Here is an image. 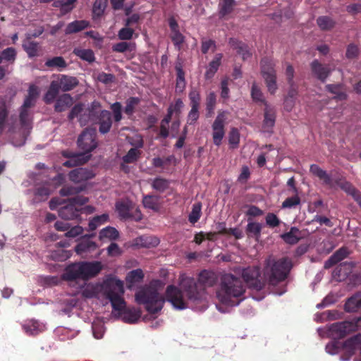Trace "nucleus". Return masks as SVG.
<instances>
[{"label":"nucleus","instance_id":"0e129e2a","mask_svg":"<svg viewBox=\"0 0 361 361\" xmlns=\"http://www.w3.org/2000/svg\"><path fill=\"white\" fill-rule=\"evenodd\" d=\"M111 107L114 112L115 121H120L122 118L121 104L119 102L114 103Z\"/></svg>","mask_w":361,"mask_h":361},{"label":"nucleus","instance_id":"7c9ffc66","mask_svg":"<svg viewBox=\"0 0 361 361\" xmlns=\"http://www.w3.org/2000/svg\"><path fill=\"white\" fill-rule=\"evenodd\" d=\"M345 308L348 312H355L361 310V294L355 295L350 298L346 302Z\"/></svg>","mask_w":361,"mask_h":361},{"label":"nucleus","instance_id":"a878e982","mask_svg":"<svg viewBox=\"0 0 361 361\" xmlns=\"http://www.w3.org/2000/svg\"><path fill=\"white\" fill-rule=\"evenodd\" d=\"M73 98L68 94L61 96L56 101L55 109L57 111H63L73 104Z\"/></svg>","mask_w":361,"mask_h":361},{"label":"nucleus","instance_id":"4d7b16f0","mask_svg":"<svg viewBox=\"0 0 361 361\" xmlns=\"http://www.w3.org/2000/svg\"><path fill=\"white\" fill-rule=\"evenodd\" d=\"M134 30L126 26L118 32V37L122 40L130 39L133 37Z\"/></svg>","mask_w":361,"mask_h":361},{"label":"nucleus","instance_id":"a18cd8bd","mask_svg":"<svg viewBox=\"0 0 361 361\" xmlns=\"http://www.w3.org/2000/svg\"><path fill=\"white\" fill-rule=\"evenodd\" d=\"M201 208L202 206L200 203H195L192 205V211L188 216L190 223L195 224L199 220L201 215Z\"/></svg>","mask_w":361,"mask_h":361},{"label":"nucleus","instance_id":"a211bd4d","mask_svg":"<svg viewBox=\"0 0 361 361\" xmlns=\"http://www.w3.org/2000/svg\"><path fill=\"white\" fill-rule=\"evenodd\" d=\"M263 128L269 132L275 123V110L267 102H264Z\"/></svg>","mask_w":361,"mask_h":361},{"label":"nucleus","instance_id":"5701e85b","mask_svg":"<svg viewBox=\"0 0 361 361\" xmlns=\"http://www.w3.org/2000/svg\"><path fill=\"white\" fill-rule=\"evenodd\" d=\"M99 295H101L100 283H88L86 284L82 289V295L87 298L97 297Z\"/></svg>","mask_w":361,"mask_h":361},{"label":"nucleus","instance_id":"4c0bfd02","mask_svg":"<svg viewBox=\"0 0 361 361\" xmlns=\"http://www.w3.org/2000/svg\"><path fill=\"white\" fill-rule=\"evenodd\" d=\"M108 220L109 215L106 214H103L100 216H95L89 222V229L90 231H94L99 226L107 222Z\"/></svg>","mask_w":361,"mask_h":361},{"label":"nucleus","instance_id":"473e14b6","mask_svg":"<svg viewBox=\"0 0 361 361\" xmlns=\"http://www.w3.org/2000/svg\"><path fill=\"white\" fill-rule=\"evenodd\" d=\"M221 58H222L221 54H216L215 56L214 59L210 62V63L207 68V72L205 73V76L207 78H212L214 75V74L216 72V71L221 63Z\"/></svg>","mask_w":361,"mask_h":361},{"label":"nucleus","instance_id":"680f3d73","mask_svg":"<svg viewBox=\"0 0 361 361\" xmlns=\"http://www.w3.org/2000/svg\"><path fill=\"white\" fill-rule=\"evenodd\" d=\"M266 223L271 227L278 226L280 224V220L273 213H269L266 216Z\"/></svg>","mask_w":361,"mask_h":361},{"label":"nucleus","instance_id":"c9c22d12","mask_svg":"<svg viewBox=\"0 0 361 361\" xmlns=\"http://www.w3.org/2000/svg\"><path fill=\"white\" fill-rule=\"evenodd\" d=\"M24 329L27 334L30 335H35L44 331L45 326L37 321H31L29 324L24 326Z\"/></svg>","mask_w":361,"mask_h":361},{"label":"nucleus","instance_id":"8fccbe9b","mask_svg":"<svg viewBox=\"0 0 361 361\" xmlns=\"http://www.w3.org/2000/svg\"><path fill=\"white\" fill-rule=\"evenodd\" d=\"M46 66L51 68H63L66 66V61L61 56L54 57L45 63Z\"/></svg>","mask_w":361,"mask_h":361},{"label":"nucleus","instance_id":"603ef678","mask_svg":"<svg viewBox=\"0 0 361 361\" xmlns=\"http://www.w3.org/2000/svg\"><path fill=\"white\" fill-rule=\"evenodd\" d=\"M300 203V199L298 196L297 193L293 197L286 199L282 203L283 208H292Z\"/></svg>","mask_w":361,"mask_h":361},{"label":"nucleus","instance_id":"a19ab883","mask_svg":"<svg viewBox=\"0 0 361 361\" xmlns=\"http://www.w3.org/2000/svg\"><path fill=\"white\" fill-rule=\"evenodd\" d=\"M107 0H96L93 5V15L94 17H100L106 7Z\"/></svg>","mask_w":361,"mask_h":361},{"label":"nucleus","instance_id":"c756f323","mask_svg":"<svg viewBox=\"0 0 361 361\" xmlns=\"http://www.w3.org/2000/svg\"><path fill=\"white\" fill-rule=\"evenodd\" d=\"M142 203L145 207L157 211L159 209V198L158 196L146 195L144 196Z\"/></svg>","mask_w":361,"mask_h":361},{"label":"nucleus","instance_id":"2eb2a0df","mask_svg":"<svg viewBox=\"0 0 361 361\" xmlns=\"http://www.w3.org/2000/svg\"><path fill=\"white\" fill-rule=\"evenodd\" d=\"M64 178L62 175H59L53 180L51 184L43 185L37 189L36 196L39 197V200L47 198L51 192H52L59 185H60Z\"/></svg>","mask_w":361,"mask_h":361},{"label":"nucleus","instance_id":"aec40b11","mask_svg":"<svg viewBox=\"0 0 361 361\" xmlns=\"http://www.w3.org/2000/svg\"><path fill=\"white\" fill-rule=\"evenodd\" d=\"M94 236V235H85L82 237L81 242L75 247V252L78 255H82L94 250L97 248V245L94 242L90 240L89 238Z\"/></svg>","mask_w":361,"mask_h":361},{"label":"nucleus","instance_id":"20e7f679","mask_svg":"<svg viewBox=\"0 0 361 361\" xmlns=\"http://www.w3.org/2000/svg\"><path fill=\"white\" fill-rule=\"evenodd\" d=\"M290 268L291 263L288 259L276 260L272 256H269L265 261L263 277L271 284H276L286 278Z\"/></svg>","mask_w":361,"mask_h":361},{"label":"nucleus","instance_id":"6e6d98bb","mask_svg":"<svg viewBox=\"0 0 361 361\" xmlns=\"http://www.w3.org/2000/svg\"><path fill=\"white\" fill-rule=\"evenodd\" d=\"M251 95L255 101L264 103L263 94L259 87L255 83L252 86Z\"/></svg>","mask_w":361,"mask_h":361},{"label":"nucleus","instance_id":"6e6552de","mask_svg":"<svg viewBox=\"0 0 361 361\" xmlns=\"http://www.w3.org/2000/svg\"><path fill=\"white\" fill-rule=\"evenodd\" d=\"M274 66V64L270 59H264L262 60V75L267 85V90L271 94H274L278 89L276 75Z\"/></svg>","mask_w":361,"mask_h":361},{"label":"nucleus","instance_id":"79ce46f5","mask_svg":"<svg viewBox=\"0 0 361 361\" xmlns=\"http://www.w3.org/2000/svg\"><path fill=\"white\" fill-rule=\"evenodd\" d=\"M318 26L322 30H328L334 27L335 23L329 17L321 16L317 20Z\"/></svg>","mask_w":361,"mask_h":361},{"label":"nucleus","instance_id":"412c9836","mask_svg":"<svg viewBox=\"0 0 361 361\" xmlns=\"http://www.w3.org/2000/svg\"><path fill=\"white\" fill-rule=\"evenodd\" d=\"M93 176L94 173L92 171L83 168L76 169L69 173L70 179L75 183L86 180Z\"/></svg>","mask_w":361,"mask_h":361},{"label":"nucleus","instance_id":"bb28decb","mask_svg":"<svg viewBox=\"0 0 361 361\" xmlns=\"http://www.w3.org/2000/svg\"><path fill=\"white\" fill-rule=\"evenodd\" d=\"M89 23L86 20H75L69 23L65 30L66 34L78 32L87 27Z\"/></svg>","mask_w":361,"mask_h":361},{"label":"nucleus","instance_id":"58836bf2","mask_svg":"<svg viewBox=\"0 0 361 361\" xmlns=\"http://www.w3.org/2000/svg\"><path fill=\"white\" fill-rule=\"evenodd\" d=\"M23 46L30 57H34L38 55L39 46L37 43L27 40L23 43Z\"/></svg>","mask_w":361,"mask_h":361},{"label":"nucleus","instance_id":"774afa93","mask_svg":"<svg viewBox=\"0 0 361 361\" xmlns=\"http://www.w3.org/2000/svg\"><path fill=\"white\" fill-rule=\"evenodd\" d=\"M107 252L109 256L116 257L121 254V250L116 243H111L107 248Z\"/></svg>","mask_w":361,"mask_h":361},{"label":"nucleus","instance_id":"e2e57ef3","mask_svg":"<svg viewBox=\"0 0 361 361\" xmlns=\"http://www.w3.org/2000/svg\"><path fill=\"white\" fill-rule=\"evenodd\" d=\"M139 103V99L135 97L130 98L125 108V112L128 114H131L133 111L135 106Z\"/></svg>","mask_w":361,"mask_h":361},{"label":"nucleus","instance_id":"e433bc0d","mask_svg":"<svg viewBox=\"0 0 361 361\" xmlns=\"http://www.w3.org/2000/svg\"><path fill=\"white\" fill-rule=\"evenodd\" d=\"M73 53L81 59L88 62H92L95 59L94 53L91 49L76 48L73 50Z\"/></svg>","mask_w":361,"mask_h":361},{"label":"nucleus","instance_id":"4468645a","mask_svg":"<svg viewBox=\"0 0 361 361\" xmlns=\"http://www.w3.org/2000/svg\"><path fill=\"white\" fill-rule=\"evenodd\" d=\"M310 172L315 176L318 177L323 183L327 185L329 188H336L337 183L336 180L333 179L331 176L324 170L321 169L316 164L310 166Z\"/></svg>","mask_w":361,"mask_h":361},{"label":"nucleus","instance_id":"c03bdc74","mask_svg":"<svg viewBox=\"0 0 361 361\" xmlns=\"http://www.w3.org/2000/svg\"><path fill=\"white\" fill-rule=\"evenodd\" d=\"M234 1L233 0H223L220 4L219 14L221 17H224L230 13L233 8Z\"/></svg>","mask_w":361,"mask_h":361},{"label":"nucleus","instance_id":"9b49d317","mask_svg":"<svg viewBox=\"0 0 361 361\" xmlns=\"http://www.w3.org/2000/svg\"><path fill=\"white\" fill-rule=\"evenodd\" d=\"M179 286L181 289L187 293L189 300L196 301L202 298V295L197 292V286L192 278L181 276Z\"/></svg>","mask_w":361,"mask_h":361},{"label":"nucleus","instance_id":"3c124183","mask_svg":"<svg viewBox=\"0 0 361 361\" xmlns=\"http://www.w3.org/2000/svg\"><path fill=\"white\" fill-rule=\"evenodd\" d=\"M177 81H176V90L178 92H182L185 87V82L184 79V75L183 72L180 68H177Z\"/></svg>","mask_w":361,"mask_h":361},{"label":"nucleus","instance_id":"423d86ee","mask_svg":"<svg viewBox=\"0 0 361 361\" xmlns=\"http://www.w3.org/2000/svg\"><path fill=\"white\" fill-rule=\"evenodd\" d=\"M102 264L99 262H80L68 266L64 274V279L72 281L76 279L87 280L100 272Z\"/></svg>","mask_w":361,"mask_h":361},{"label":"nucleus","instance_id":"c85d7f7f","mask_svg":"<svg viewBox=\"0 0 361 361\" xmlns=\"http://www.w3.org/2000/svg\"><path fill=\"white\" fill-rule=\"evenodd\" d=\"M77 0H55L52 6L59 8L63 14L70 12L73 8V4Z\"/></svg>","mask_w":361,"mask_h":361},{"label":"nucleus","instance_id":"ddd939ff","mask_svg":"<svg viewBox=\"0 0 361 361\" xmlns=\"http://www.w3.org/2000/svg\"><path fill=\"white\" fill-rule=\"evenodd\" d=\"M243 277L244 280L251 286L257 290H260L264 286V278L261 276L259 269L257 267L247 268L243 270Z\"/></svg>","mask_w":361,"mask_h":361},{"label":"nucleus","instance_id":"f704fd0d","mask_svg":"<svg viewBox=\"0 0 361 361\" xmlns=\"http://www.w3.org/2000/svg\"><path fill=\"white\" fill-rule=\"evenodd\" d=\"M118 237V231L113 227H106L103 228L100 233L99 238L100 240H115Z\"/></svg>","mask_w":361,"mask_h":361},{"label":"nucleus","instance_id":"49530a36","mask_svg":"<svg viewBox=\"0 0 361 361\" xmlns=\"http://www.w3.org/2000/svg\"><path fill=\"white\" fill-rule=\"evenodd\" d=\"M328 90L335 94L334 98L338 100H344L347 97L346 93L341 90L340 85H327Z\"/></svg>","mask_w":361,"mask_h":361},{"label":"nucleus","instance_id":"09e8293b","mask_svg":"<svg viewBox=\"0 0 361 361\" xmlns=\"http://www.w3.org/2000/svg\"><path fill=\"white\" fill-rule=\"evenodd\" d=\"M152 186L154 190L163 192L169 187V182L166 179L157 178L152 180Z\"/></svg>","mask_w":361,"mask_h":361},{"label":"nucleus","instance_id":"dca6fc26","mask_svg":"<svg viewBox=\"0 0 361 361\" xmlns=\"http://www.w3.org/2000/svg\"><path fill=\"white\" fill-rule=\"evenodd\" d=\"M113 314L116 317H121L123 322L130 324L137 322L141 316V312L139 310L135 308L126 309V307L121 311V313L113 310Z\"/></svg>","mask_w":361,"mask_h":361},{"label":"nucleus","instance_id":"cd10ccee","mask_svg":"<svg viewBox=\"0 0 361 361\" xmlns=\"http://www.w3.org/2000/svg\"><path fill=\"white\" fill-rule=\"evenodd\" d=\"M301 237L299 229L295 227L290 228V231L281 235L283 240L288 244H295Z\"/></svg>","mask_w":361,"mask_h":361},{"label":"nucleus","instance_id":"2f4dec72","mask_svg":"<svg viewBox=\"0 0 361 361\" xmlns=\"http://www.w3.org/2000/svg\"><path fill=\"white\" fill-rule=\"evenodd\" d=\"M59 216L66 219H72L78 216V210L73 204L65 206L59 210Z\"/></svg>","mask_w":361,"mask_h":361},{"label":"nucleus","instance_id":"6ab92c4d","mask_svg":"<svg viewBox=\"0 0 361 361\" xmlns=\"http://www.w3.org/2000/svg\"><path fill=\"white\" fill-rule=\"evenodd\" d=\"M310 66L313 75L323 82L327 78L331 72L327 66H323L317 60L313 61Z\"/></svg>","mask_w":361,"mask_h":361},{"label":"nucleus","instance_id":"69168bd1","mask_svg":"<svg viewBox=\"0 0 361 361\" xmlns=\"http://www.w3.org/2000/svg\"><path fill=\"white\" fill-rule=\"evenodd\" d=\"M170 115H167V116L164 118L161 123V129H160V134L162 137H166L169 135V131H168V124L170 122L171 120Z\"/></svg>","mask_w":361,"mask_h":361},{"label":"nucleus","instance_id":"b1692460","mask_svg":"<svg viewBox=\"0 0 361 361\" xmlns=\"http://www.w3.org/2000/svg\"><path fill=\"white\" fill-rule=\"evenodd\" d=\"M348 252L345 248H341L336 251L324 264L325 268H329L343 259Z\"/></svg>","mask_w":361,"mask_h":361},{"label":"nucleus","instance_id":"0eeeda50","mask_svg":"<svg viewBox=\"0 0 361 361\" xmlns=\"http://www.w3.org/2000/svg\"><path fill=\"white\" fill-rule=\"evenodd\" d=\"M101 105L98 102H93L91 105L84 108L81 104L75 105L69 114V118L73 119L78 118V121L82 126L85 125L89 121H94L96 116L100 111Z\"/></svg>","mask_w":361,"mask_h":361},{"label":"nucleus","instance_id":"5fc2aeb1","mask_svg":"<svg viewBox=\"0 0 361 361\" xmlns=\"http://www.w3.org/2000/svg\"><path fill=\"white\" fill-rule=\"evenodd\" d=\"M140 155V152L135 148L130 149L128 154L123 157V161L126 163H132L137 160Z\"/></svg>","mask_w":361,"mask_h":361},{"label":"nucleus","instance_id":"f257e3e1","mask_svg":"<svg viewBox=\"0 0 361 361\" xmlns=\"http://www.w3.org/2000/svg\"><path fill=\"white\" fill-rule=\"evenodd\" d=\"M164 283L161 281H154L149 285L140 288L135 294V300L143 305L150 314L159 312L166 300L176 310H184L188 307V300L183 297L180 290L173 285L167 286L165 296L163 295Z\"/></svg>","mask_w":361,"mask_h":361},{"label":"nucleus","instance_id":"4be33fe9","mask_svg":"<svg viewBox=\"0 0 361 361\" xmlns=\"http://www.w3.org/2000/svg\"><path fill=\"white\" fill-rule=\"evenodd\" d=\"M99 114V131L101 133H106L111 126V114L108 111H101Z\"/></svg>","mask_w":361,"mask_h":361},{"label":"nucleus","instance_id":"052dcab7","mask_svg":"<svg viewBox=\"0 0 361 361\" xmlns=\"http://www.w3.org/2000/svg\"><path fill=\"white\" fill-rule=\"evenodd\" d=\"M83 233V228L82 226H75L68 229L66 233V236L68 238H75Z\"/></svg>","mask_w":361,"mask_h":361},{"label":"nucleus","instance_id":"37998d69","mask_svg":"<svg viewBox=\"0 0 361 361\" xmlns=\"http://www.w3.org/2000/svg\"><path fill=\"white\" fill-rule=\"evenodd\" d=\"M143 276L144 274L141 269H135L130 271L127 274L126 280L129 283H134L140 281Z\"/></svg>","mask_w":361,"mask_h":361},{"label":"nucleus","instance_id":"864d4df0","mask_svg":"<svg viewBox=\"0 0 361 361\" xmlns=\"http://www.w3.org/2000/svg\"><path fill=\"white\" fill-rule=\"evenodd\" d=\"M16 56V51L15 49L10 47L4 50L1 53V59L6 60L7 61H14Z\"/></svg>","mask_w":361,"mask_h":361},{"label":"nucleus","instance_id":"de8ad7c7","mask_svg":"<svg viewBox=\"0 0 361 361\" xmlns=\"http://www.w3.org/2000/svg\"><path fill=\"white\" fill-rule=\"evenodd\" d=\"M240 142V133L235 128H232L228 134V142L231 148H237Z\"/></svg>","mask_w":361,"mask_h":361},{"label":"nucleus","instance_id":"f03ea898","mask_svg":"<svg viewBox=\"0 0 361 361\" xmlns=\"http://www.w3.org/2000/svg\"><path fill=\"white\" fill-rule=\"evenodd\" d=\"M100 287L101 295L109 300L114 312L121 313L126 306L123 298L125 292L123 282L116 276H110L100 283Z\"/></svg>","mask_w":361,"mask_h":361},{"label":"nucleus","instance_id":"f8f14e48","mask_svg":"<svg viewBox=\"0 0 361 361\" xmlns=\"http://www.w3.org/2000/svg\"><path fill=\"white\" fill-rule=\"evenodd\" d=\"M226 120V114L221 112L218 114L212 124V138L214 143L219 146L224 137V124Z\"/></svg>","mask_w":361,"mask_h":361},{"label":"nucleus","instance_id":"393cba45","mask_svg":"<svg viewBox=\"0 0 361 361\" xmlns=\"http://www.w3.org/2000/svg\"><path fill=\"white\" fill-rule=\"evenodd\" d=\"M336 182L337 183L336 187L339 186L345 192L350 194L361 206V194L359 192L353 188L352 185L348 182H340L338 180H336Z\"/></svg>","mask_w":361,"mask_h":361},{"label":"nucleus","instance_id":"9d476101","mask_svg":"<svg viewBox=\"0 0 361 361\" xmlns=\"http://www.w3.org/2000/svg\"><path fill=\"white\" fill-rule=\"evenodd\" d=\"M39 91L35 85H31L29 88L28 95L25 98L22 106L20 118L23 124L26 125L30 121V112L28 109L34 105Z\"/></svg>","mask_w":361,"mask_h":361},{"label":"nucleus","instance_id":"39448f33","mask_svg":"<svg viewBox=\"0 0 361 361\" xmlns=\"http://www.w3.org/2000/svg\"><path fill=\"white\" fill-rule=\"evenodd\" d=\"M96 130L94 129H86L78 138V143L80 149L85 153L78 154L71 157V159L64 163L65 166H72L78 164H82L87 161L90 156V152L97 147L95 141Z\"/></svg>","mask_w":361,"mask_h":361},{"label":"nucleus","instance_id":"1a4fd4ad","mask_svg":"<svg viewBox=\"0 0 361 361\" xmlns=\"http://www.w3.org/2000/svg\"><path fill=\"white\" fill-rule=\"evenodd\" d=\"M116 210L121 219H133L139 221L142 219V214L134 204L129 200H124L116 204Z\"/></svg>","mask_w":361,"mask_h":361},{"label":"nucleus","instance_id":"bf43d9fd","mask_svg":"<svg viewBox=\"0 0 361 361\" xmlns=\"http://www.w3.org/2000/svg\"><path fill=\"white\" fill-rule=\"evenodd\" d=\"M82 190L81 187H66L61 190L60 193L62 196H67L78 193Z\"/></svg>","mask_w":361,"mask_h":361},{"label":"nucleus","instance_id":"f3484780","mask_svg":"<svg viewBox=\"0 0 361 361\" xmlns=\"http://www.w3.org/2000/svg\"><path fill=\"white\" fill-rule=\"evenodd\" d=\"M54 81L57 82L59 90L63 92L70 91L78 85L76 78L65 75L59 76L58 79Z\"/></svg>","mask_w":361,"mask_h":361},{"label":"nucleus","instance_id":"13d9d810","mask_svg":"<svg viewBox=\"0 0 361 361\" xmlns=\"http://www.w3.org/2000/svg\"><path fill=\"white\" fill-rule=\"evenodd\" d=\"M262 226L259 223H249L247 226V231L256 237L259 235Z\"/></svg>","mask_w":361,"mask_h":361},{"label":"nucleus","instance_id":"7ed1b4c3","mask_svg":"<svg viewBox=\"0 0 361 361\" xmlns=\"http://www.w3.org/2000/svg\"><path fill=\"white\" fill-rule=\"evenodd\" d=\"M245 292V287L238 278L227 274L223 276L220 289L216 295L219 300L225 305H235L234 299L241 296Z\"/></svg>","mask_w":361,"mask_h":361},{"label":"nucleus","instance_id":"ea45409f","mask_svg":"<svg viewBox=\"0 0 361 361\" xmlns=\"http://www.w3.org/2000/svg\"><path fill=\"white\" fill-rule=\"evenodd\" d=\"M59 90H60L58 87L57 82H55L54 80H53L51 82V85H50L48 92H47V94L44 96L45 102L47 103L51 102L55 99L56 95L58 94Z\"/></svg>","mask_w":361,"mask_h":361},{"label":"nucleus","instance_id":"338daca9","mask_svg":"<svg viewBox=\"0 0 361 361\" xmlns=\"http://www.w3.org/2000/svg\"><path fill=\"white\" fill-rule=\"evenodd\" d=\"M199 118L198 107L191 106V110L188 116V123L192 124Z\"/></svg>","mask_w":361,"mask_h":361},{"label":"nucleus","instance_id":"72a5a7b5","mask_svg":"<svg viewBox=\"0 0 361 361\" xmlns=\"http://www.w3.org/2000/svg\"><path fill=\"white\" fill-rule=\"evenodd\" d=\"M361 346V335H357L349 340H348L344 345L346 351L353 353L355 350L360 348Z\"/></svg>","mask_w":361,"mask_h":361}]
</instances>
